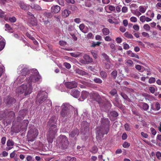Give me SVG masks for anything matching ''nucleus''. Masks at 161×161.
<instances>
[{"label": "nucleus", "instance_id": "a18cd8bd", "mask_svg": "<svg viewBox=\"0 0 161 161\" xmlns=\"http://www.w3.org/2000/svg\"><path fill=\"white\" fill-rule=\"evenodd\" d=\"M130 76L136 79H138L139 77L136 74L134 73H131L130 74Z\"/></svg>", "mask_w": 161, "mask_h": 161}, {"label": "nucleus", "instance_id": "39448f33", "mask_svg": "<svg viewBox=\"0 0 161 161\" xmlns=\"http://www.w3.org/2000/svg\"><path fill=\"white\" fill-rule=\"evenodd\" d=\"M69 106L67 104H64L62 106L60 115L63 118L68 119L71 117L72 112L69 109Z\"/></svg>", "mask_w": 161, "mask_h": 161}, {"label": "nucleus", "instance_id": "f3484780", "mask_svg": "<svg viewBox=\"0 0 161 161\" xmlns=\"http://www.w3.org/2000/svg\"><path fill=\"white\" fill-rule=\"evenodd\" d=\"M60 10V8L59 6L58 5H54L51 8V11L52 12L58 13L59 12Z\"/></svg>", "mask_w": 161, "mask_h": 161}, {"label": "nucleus", "instance_id": "4d7b16f0", "mask_svg": "<svg viewBox=\"0 0 161 161\" xmlns=\"http://www.w3.org/2000/svg\"><path fill=\"white\" fill-rule=\"evenodd\" d=\"M64 65L67 69H69L71 68V65L70 64L67 62L64 63Z\"/></svg>", "mask_w": 161, "mask_h": 161}, {"label": "nucleus", "instance_id": "4468645a", "mask_svg": "<svg viewBox=\"0 0 161 161\" xmlns=\"http://www.w3.org/2000/svg\"><path fill=\"white\" fill-rule=\"evenodd\" d=\"M112 105L110 102L107 100L104 103V105L103 106V107L104 108V111H108L111 107Z\"/></svg>", "mask_w": 161, "mask_h": 161}, {"label": "nucleus", "instance_id": "423d86ee", "mask_svg": "<svg viewBox=\"0 0 161 161\" xmlns=\"http://www.w3.org/2000/svg\"><path fill=\"white\" fill-rule=\"evenodd\" d=\"M47 97V93L44 92H40L37 96L36 101L41 104L45 101Z\"/></svg>", "mask_w": 161, "mask_h": 161}, {"label": "nucleus", "instance_id": "412c9836", "mask_svg": "<svg viewBox=\"0 0 161 161\" xmlns=\"http://www.w3.org/2000/svg\"><path fill=\"white\" fill-rule=\"evenodd\" d=\"M6 114L8 115V117L10 118L11 119H14L15 116V113L13 111L8 112L6 113Z\"/></svg>", "mask_w": 161, "mask_h": 161}, {"label": "nucleus", "instance_id": "a211bd4d", "mask_svg": "<svg viewBox=\"0 0 161 161\" xmlns=\"http://www.w3.org/2000/svg\"><path fill=\"white\" fill-rule=\"evenodd\" d=\"M20 72L21 75L25 76L29 74V70L27 68L22 66Z\"/></svg>", "mask_w": 161, "mask_h": 161}, {"label": "nucleus", "instance_id": "473e14b6", "mask_svg": "<svg viewBox=\"0 0 161 161\" xmlns=\"http://www.w3.org/2000/svg\"><path fill=\"white\" fill-rule=\"evenodd\" d=\"M66 161H76V159L75 157L70 156H67L66 157Z\"/></svg>", "mask_w": 161, "mask_h": 161}, {"label": "nucleus", "instance_id": "f8f14e48", "mask_svg": "<svg viewBox=\"0 0 161 161\" xmlns=\"http://www.w3.org/2000/svg\"><path fill=\"white\" fill-rule=\"evenodd\" d=\"M19 5L21 8L24 10H28L30 8V5L23 2H21L19 3Z\"/></svg>", "mask_w": 161, "mask_h": 161}, {"label": "nucleus", "instance_id": "8fccbe9b", "mask_svg": "<svg viewBox=\"0 0 161 161\" xmlns=\"http://www.w3.org/2000/svg\"><path fill=\"white\" fill-rule=\"evenodd\" d=\"M44 14L46 17L48 18H51L52 16V15L50 12H45Z\"/></svg>", "mask_w": 161, "mask_h": 161}, {"label": "nucleus", "instance_id": "37998d69", "mask_svg": "<svg viewBox=\"0 0 161 161\" xmlns=\"http://www.w3.org/2000/svg\"><path fill=\"white\" fill-rule=\"evenodd\" d=\"M144 29L147 31H149L150 30V27L148 24H145L143 26Z\"/></svg>", "mask_w": 161, "mask_h": 161}, {"label": "nucleus", "instance_id": "e433bc0d", "mask_svg": "<svg viewBox=\"0 0 161 161\" xmlns=\"http://www.w3.org/2000/svg\"><path fill=\"white\" fill-rule=\"evenodd\" d=\"M94 82L97 83L101 84L102 83V80L99 78H95L93 79Z\"/></svg>", "mask_w": 161, "mask_h": 161}, {"label": "nucleus", "instance_id": "0eeeda50", "mask_svg": "<svg viewBox=\"0 0 161 161\" xmlns=\"http://www.w3.org/2000/svg\"><path fill=\"white\" fill-rule=\"evenodd\" d=\"M66 87L69 89L76 88L77 86V83L75 81L71 82H66L65 83Z\"/></svg>", "mask_w": 161, "mask_h": 161}, {"label": "nucleus", "instance_id": "4be33fe9", "mask_svg": "<svg viewBox=\"0 0 161 161\" xmlns=\"http://www.w3.org/2000/svg\"><path fill=\"white\" fill-rule=\"evenodd\" d=\"M25 114L23 110H20L19 113V115L17 118V120L19 121L21 119H23L25 116Z\"/></svg>", "mask_w": 161, "mask_h": 161}, {"label": "nucleus", "instance_id": "cd10ccee", "mask_svg": "<svg viewBox=\"0 0 161 161\" xmlns=\"http://www.w3.org/2000/svg\"><path fill=\"white\" fill-rule=\"evenodd\" d=\"M142 108L144 111H147L149 108V106L146 103H142Z\"/></svg>", "mask_w": 161, "mask_h": 161}, {"label": "nucleus", "instance_id": "f257e3e1", "mask_svg": "<svg viewBox=\"0 0 161 161\" xmlns=\"http://www.w3.org/2000/svg\"><path fill=\"white\" fill-rule=\"evenodd\" d=\"M33 71L34 73V75H31L29 79H27V85H22L16 89V92L20 94L24 93V96H26L30 95L32 92V87L31 83L35 82L39 80L41 78V76L39 75L38 70L36 69H33Z\"/></svg>", "mask_w": 161, "mask_h": 161}, {"label": "nucleus", "instance_id": "3c124183", "mask_svg": "<svg viewBox=\"0 0 161 161\" xmlns=\"http://www.w3.org/2000/svg\"><path fill=\"white\" fill-rule=\"evenodd\" d=\"M25 35L26 36L30 39L32 40H35V38L33 36H31V35L28 32H26Z\"/></svg>", "mask_w": 161, "mask_h": 161}, {"label": "nucleus", "instance_id": "9d476101", "mask_svg": "<svg viewBox=\"0 0 161 161\" xmlns=\"http://www.w3.org/2000/svg\"><path fill=\"white\" fill-rule=\"evenodd\" d=\"M118 113L115 111H113L110 112L109 118L112 121H114L118 116Z\"/></svg>", "mask_w": 161, "mask_h": 161}, {"label": "nucleus", "instance_id": "603ef678", "mask_svg": "<svg viewBox=\"0 0 161 161\" xmlns=\"http://www.w3.org/2000/svg\"><path fill=\"white\" fill-rule=\"evenodd\" d=\"M126 63L127 65L129 67H132L133 64V61L131 60H128L127 61Z\"/></svg>", "mask_w": 161, "mask_h": 161}, {"label": "nucleus", "instance_id": "58836bf2", "mask_svg": "<svg viewBox=\"0 0 161 161\" xmlns=\"http://www.w3.org/2000/svg\"><path fill=\"white\" fill-rule=\"evenodd\" d=\"M109 93L112 96H114L117 94V91L116 89H112L109 92Z\"/></svg>", "mask_w": 161, "mask_h": 161}, {"label": "nucleus", "instance_id": "1a4fd4ad", "mask_svg": "<svg viewBox=\"0 0 161 161\" xmlns=\"http://www.w3.org/2000/svg\"><path fill=\"white\" fill-rule=\"evenodd\" d=\"M90 97L94 100L97 101L101 99V97L99 94L97 92H93L90 93Z\"/></svg>", "mask_w": 161, "mask_h": 161}, {"label": "nucleus", "instance_id": "dca6fc26", "mask_svg": "<svg viewBox=\"0 0 161 161\" xmlns=\"http://www.w3.org/2000/svg\"><path fill=\"white\" fill-rule=\"evenodd\" d=\"M70 94L74 97L77 98L80 95V92L77 90H73L71 91Z\"/></svg>", "mask_w": 161, "mask_h": 161}, {"label": "nucleus", "instance_id": "aec40b11", "mask_svg": "<svg viewBox=\"0 0 161 161\" xmlns=\"http://www.w3.org/2000/svg\"><path fill=\"white\" fill-rule=\"evenodd\" d=\"M27 78H28L29 79V78H25V76L22 75L19 76L17 79V81H18V82L19 84H21L22 83V82L25 79L27 80Z\"/></svg>", "mask_w": 161, "mask_h": 161}, {"label": "nucleus", "instance_id": "ddd939ff", "mask_svg": "<svg viewBox=\"0 0 161 161\" xmlns=\"http://www.w3.org/2000/svg\"><path fill=\"white\" fill-rule=\"evenodd\" d=\"M16 101L13 98L8 97L5 101L7 105L10 106L11 104L15 103Z\"/></svg>", "mask_w": 161, "mask_h": 161}, {"label": "nucleus", "instance_id": "2eb2a0df", "mask_svg": "<svg viewBox=\"0 0 161 161\" xmlns=\"http://www.w3.org/2000/svg\"><path fill=\"white\" fill-rule=\"evenodd\" d=\"M96 4L95 0H86L85 2V6L86 7H90L92 5Z\"/></svg>", "mask_w": 161, "mask_h": 161}, {"label": "nucleus", "instance_id": "c03bdc74", "mask_svg": "<svg viewBox=\"0 0 161 161\" xmlns=\"http://www.w3.org/2000/svg\"><path fill=\"white\" fill-rule=\"evenodd\" d=\"M101 43V42H97L96 43L93 42L92 43L91 46L92 47H95L97 46H99Z\"/></svg>", "mask_w": 161, "mask_h": 161}, {"label": "nucleus", "instance_id": "6e6d98bb", "mask_svg": "<svg viewBox=\"0 0 161 161\" xmlns=\"http://www.w3.org/2000/svg\"><path fill=\"white\" fill-rule=\"evenodd\" d=\"M146 17L145 16L142 15L140 17V20L143 23L146 21Z\"/></svg>", "mask_w": 161, "mask_h": 161}, {"label": "nucleus", "instance_id": "9b49d317", "mask_svg": "<svg viewBox=\"0 0 161 161\" xmlns=\"http://www.w3.org/2000/svg\"><path fill=\"white\" fill-rule=\"evenodd\" d=\"M90 126V123L86 121H83L81 124V128L82 130H84L86 132L89 130Z\"/></svg>", "mask_w": 161, "mask_h": 161}, {"label": "nucleus", "instance_id": "7c9ffc66", "mask_svg": "<svg viewBox=\"0 0 161 161\" xmlns=\"http://www.w3.org/2000/svg\"><path fill=\"white\" fill-rule=\"evenodd\" d=\"M135 68L137 70L141 72H143V69H144V68L143 67L138 64L136 65L135 66Z\"/></svg>", "mask_w": 161, "mask_h": 161}, {"label": "nucleus", "instance_id": "c756f323", "mask_svg": "<svg viewBox=\"0 0 161 161\" xmlns=\"http://www.w3.org/2000/svg\"><path fill=\"white\" fill-rule=\"evenodd\" d=\"M102 31L103 34L105 36L108 35L110 33L109 30L107 28H103L102 30Z\"/></svg>", "mask_w": 161, "mask_h": 161}, {"label": "nucleus", "instance_id": "6ab92c4d", "mask_svg": "<svg viewBox=\"0 0 161 161\" xmlns=\"http://www.w3.org/2000/svg\"><path fill=\"white\" fill-rule=\"evenodd\" d=\"M89 93L86 91H83L81 92V97L82 99H84L86 98L89 96H90Z\"/></svg>", "mask_w": 161, "mask_h": 161}, {"label": "nucleus", "instance_id": "a878e982", "mask_svg": "<svg viewBox=\"0 0 161 161\" xmlns=\"http://www.w3.org/2000/svg\"><path fill=\"white\" fill-rule=\"evenodd\" d=\"M114 105L120 108L122 107V105L119 102L118 99L117 98L115 99V101L112 102Z\"/></svg>", "mask_w": 161, "mask_h": 161}, {"label": "nucleus", "instance_id": "4c0bfd02", "mask_svg": "<svg viewBox=\"0 0 161 161\" xmlns=\"http://www.w3.org/2000/svg\"><path fill=\"white\" fill-rule=\"evenodd\" d=\"M117 71L116 70H114L112 72L111 75L114 79H115L117 77Z\"/></svg>", "mask_w": 161, "mask_h": 161}, {"label": "nucleus", "instance_id": "2f4dec72", "mask_svg": "<svg viewBox=\"0 0 161 161\" xmlns=\"http://www.w3.org/2000/svg\"><path fill=\"white\" fill-rule=\"evenodd\" d=\"M102 55L105 59L106 61L108 63H110V59L109 57L106 53H103L102 54Z\"/></svg>", "mask_w": 161, "mask_h": 161}, {"label": "nucleus", "instance_id": "b1692460", "mask_svg": "<svg viewBox=\"0 0 161 161\" xmlns=\"http://www.w3.org/2000/svg\"><path fill=\"white\" fill-rule=\"evenodd\" d=\"M79 133V131L77 129H75L69 134V136L72 137H74Z\"/></svg>", "mask_w": 161, "mask_h": 161}, {"label": "nucleus", "instance_id": "f03ea898", "mask_svg": "<svg viewBox=\"0 0 161 161\" xmlns=\"http://www.w3.org/2000/svg\"><path fill=\"white\" fill-rule=\"evenodd\" d=\"M58 130L56 125L53 124L50 126L47 136V140L49 143H52L53 142V139L55 138V135L57 133Z\"/></svg>", "mask_w": 161, "mask_h": 161}, {"label": "nucleus", "instance_id": "7ed1b4c3", "mask_svg": "<svg viewBox=\"0 0 161 161\" xmlns=\"http://www.w3.org/2000/svg\"><path fill=\"white\" fill-rule=\"evenodd\" d=\"M58 146L62 149H66L69 146V141L66 136L64 135H60L58 138Z\"/></svg>", "mask_w": 161, "mask_h": 161}, {"label": "nucleus", "instance_id": "e2e57ef3", "mask_svg": "<svg viewBox=\"0 0 161 161\" xmlns=\"http://www.w3.org/2000/svg\"><path fill=\"white\" fill-rule=\"evenodd\" d=\"M146 10V9L143 6H141L139 7V11L143 13L145 12Z\"/></svg>", "mask_w": 161, "mask_h": 161}, {"label": "nucleus", "instance_id": "864d4df0", "mask_svg": "<svg viewBox=\"0 0 161 161\" xmlns=\"http://www.w3.org/2000/svg\"><path fill=\"white\" fill-rule=\"evenodd\" d=\"M123 44V48L125 50L128 49L130 47L129 45L125 42H124Z\"/></svg>", "mask_w": 161, "mask_h": 161}, {"label": "nucleus", "instance_id": "79ce46f5", "mask_svg": "<svg viewBox=\"0 0 161 161\" xmlns=\"http://www.w3.org/2000/svg\"><path fill=\"white\" fill-rule=\"evenodd\" d=\"M38 130L37 129H35L34 130L33 132V137L34 138L36 137L38 134Z\"/></svg>", "mask_w": 161, "mask_h": 161}, {"label": "nucleus", "instance_id": "338daca9", "mask_svg": "<svg viewBox=\"0 0 161 161\" xmlns=\"http://www.w3.org/2000/svg\"><path fill=\"white\" fill-rule=\"evenodd\" d=\"M105 68L106 69H110L111 65L108 63H105Z\"/></svg>", "mask_w": 161, "mask_h": 161}, {"label": "nucleus", "instance_id": "ea45409f", "mask_svg": "<svg viewBox=\"0 0 161 161\" xmlns=\"http://www.w3.org/2000/svg\"><path fill=\"white\" fill-rule=\"evenodd\" d=\"M120 95L122 97L125 99L126 100H130V99L126 95L125 93L123 92H121L120 93Z\"/></svg>", "mask_w": 161, "mask_h": 161}, {"label": "nucleus", "instance_id": "a19ab883", "mask_svg": "<svg viewBox=\"0 0 161 161\" xmlns=\"http://www.w3.org/2000/svg\"><path fill=\"white\" fill-rule=\"evenodd\" d=\"M90 151L93 153H95L97 151V147L96 146H94L92 147Z\"/></svg>", "mask_w": 161, "mask_h": 161}, {"label": "nucleus", "instance_id": "13d9d810", "mask_svg": "<svg viewBox=\"0 0 161 161\" xmlns=\"http://www.w3.org/2000/svg\"><path fill=\"white\" fill-rule=\"evenodd\" d=\"M150 130L152 135L154 136L157 133L156 131L153 128H151Z\"/></svg>", "mask_w": 161, "mask_h": 161}, {"label": "nucleus", "instance_id": "774afa93", "mask_svg": "<svg viewBox=\"0 0 161 161\" xmlns=\"http://www.w3.org/2000/svg\"><path fill=\"white\" fill-rule=\"evenodd\" d=\"M108 9L111 11H115V8L112 5H108Z\"/></svg>", "mask_w": 161, "mask_h": 161}, {"label": "nucleus", "instance_id": "bb28decb", "mask_svg": "<svg viewBox=\"0 0 161 161\" xmlns=\"http://www.w3.org/2000/svg\"><path fill=\"white\" fill-rule=\"evenodd\" d=\"M31 7L32 8H33L37 10H40L42 9L41 7L37 4H31Z\"/></svg>", "mask_w": 161, "mask_h": 161}, {"label": "nucleus", "instance_id": "0e129e2a", "mask_svg": "<svg viewBox=\"0 0 161 161\" xmlns=\"http://www.w3.org/2000/svg\"><path fill=\"white\" fill-rule=\"evenodd\" d=\"M76 72L79 74H80L82 75H84L86 73V72L85 71H82L81 70L79 69L77 70Z\"/></svg>", "mask_w": 161, "mask_h": 161}, {"label": "nucleus", "instance_id": "f704fd0d", "mask_svg": "<svg viewBox=\"0 0 161 161\" xmlns=\"http://www.w3.org/2000/svg\"><path fill=\"white\" fill-rule=\"evenodd\" d=\"M124 35L125 37L129 39H132L133 37L132 34L129 33L127 32H125Z\"/></svg>", "mask_w": 161, "mask_h": 161}, {"label": "nucleus", "instance_id": "052dcab7", "mask_svg": "<svg viewBox=\"0 0 161 161\" xmlns=\"http://www.w3.org/2000/svg\"><path fill=\"white\" fill-rule=\"evenodd\" d=\"M29 123V121L27 119H25L23 120V124L26 128H27Z\"/></svg>", "mask_w": 161, "mask_h": 161}, {"label": "nucleus", "instance_id": "49530a36", "mask_svg": "<svg viewBox=\"0 0 161 161\" xmlns=\"http://www.w3.org/2000/svg\"><path fill=\"white\" fill-rule=\"evenodd\" d=\"M155 108L157 111L159 110L160 108V105L159 103L158 102H156L155 103Z\"/></svg>", "mask_w": 161, "mask_h": 161}, {"label": "nucleus", "instance_id": "69168bd1", "mask_svg": "<svg viewBox=\"0 0 161 161\" xmlns=\"http://www.w3.org/2000/svg\"><path fill=\"white\" fill-rule=\"evenodd\" d=\"M130 20L132 22H136L137 21V19L135 17H132L130 18Z\"/></svg>", "mask_w": 161, "mask_h": 161}, {"label": "nucleus", "instance_id": "c85d7f7f", "mask_svg": "<svg viewBox=\"0 0 161 161\" xmlns=\"http://www.w3.org/2000/svg\"><path fill=\"white\" fill-rule=\"evenodd\" d=\"M100 75L103 79H105L106 78L107 74L106 72L104 71H102L100 72Z\"/></svg>", "mask_w": 161, "mask_h": 161}, {"label": "nucleus", "instance_id": "393cba45", "mask_svg": "<svg viewBox=\"0 0 161 161\" xmlns=\"http://www.w3.org/2000/svg\"><path fill=\"white\" fill-rule=\"evenodd\" d=\"M83 58L87 63H91L92 61V58L90 57L89 56L87 55H84Z\"/></svg>", "mask_w": 161, "mask_h": 161}, {"label": "nucleus", "instance_id": "5701e85b", "mask_svg": "<svg viewBox=\"0 0 161 161\" xmlns=\"http://www.w3.org/2000/svg\"><path fill=\"white\" fill-rule=\"evenodd\" d=\"M71 12L68 9H65L62 12V16L64 18L68 17L70 14Z\"/></svg>", "mask_w": 161, "mask_h": 161}, {"label": "nucleus", "instance_id": "de8ad7c7", "mask_svg": "<svg viewBox=\"0 0 161 161\" xmlns=\"http://www.w3.org/2000/svg\"><path fill=\"white\" fill-rule=\"evenodd\" d=\"M9 21L12 23L15 22L16 21V19L15 17L13 16L12 17H10L9 18Z\"/></svg>", "mask_w": 161, "mask_h": 161}, {"label": "nucleus", "instance_id": "bf43d9fd", "mask_svg": "<svg viewBox=\"0 0 161 161\" xmlns=\"http://www.w3.org/2000/svg\"><path fill=\"white\" fill-rule=\"evenodd\" d=\"M5 44L3 42H0V51L2 50L4 48Z\"/></svg>", "mask_w": 161, "mask_h": 161}, {"label": "nucleus", "instance_id": "6e6552de", "mask_svg": "<svg viewBox=\"0 0 161 161\" xmlns=\"http://www.w3.org/2000/svg\"><path fill=\"white\" fill-rule=\"evenodd\" d=\"M101 122V124L100 126L109 128L110 122L108 118H103L102 119Z\"/></svg>", "mask_w": 161, "mask_h": 161}, {"label": "nucleus", "instance_id": "20e7f679", "mask_svg": "<svg viewBox=\"0 0 161 161\" xmlns=\"http://www.w3.org/2000/svg\"><path fill=\"white\" fill-rule=\"evenodd\" d=\"M109 128L106 127L100 126L97 129L96 138L97 139L100 140L103 137V136L107 134L109 131Z\"/></svg>", "mask_w": 161, "mask_h": 161}, {"label": "nucleus", "instance_id": "09e8293b", "mask_svg": "<svg viewBox=\"0 0 161 161\" xmlns=\"http://www.w3.org/2000/svg\"><path fill=\"white\" fill-rule=\"evenodd\" d=\"M155 78L154 77H152L149 79V83L150 84L154 83L155 82Z\"/></svg>", "mask_w": 161, "mask_h": 161}, {"label": "nucleus", "instance_id": "680f3d73", "mask_svg": "<svg viewBox=\"0 0 161 161\" xmlns=\"http://www.w3.org/2000/svg\"><path fill=\"white\" fill-rule=\"evenodd\" d=\"M124 127H125V130H126L128 131L130 130V126L128 124H127V123L125 124L124 125Z\"/></svg>", "mask_w": 161, "mask_h": 161}, {"label": "nucleus", "instance_id": "5fc2aeb1", "mask_svg": "<svg viewBox=\"0 0 161 161\" xmlns=\"http://www.w3.org/2000/svg\"><path fill=\"white\" fill-rule=\"evenodd\" d=\"M130 143H128V142H125L123 144V146L124 148L128 147H130Z\"/></svg>", "mask_w": 161, "mask_h": 161}, {"label": "nucleus", "instance_id": "72a5a7b5", "mask_svg": "<svg viewBox=\"0 0 161 161\" xmlns=\"http://www.w3.org/2000/svg\"><path fill=\"white\" fill-rule=\"evenodd\" d=\"M14 142L12 140L10 139L8 140L7 142V145L8 147L13 146H14Z\"/></svg>", "mask_w": 161, "mask_h": 161}, {"label": "nucleus", "instance_id": "c9c22d12", "mask_svg": "<svg viewBox=\"0 0 161 161\" xmlns=\"http://www.w3.org/2000/svg\"><path fill=\"white\" fill-rule=\"evenodd\" d=\"M110 48L112 49L111 50V53L115 52H116V48L115 45L114 44L111 43L110 45Z\"/></svg>", "mask_w": 161, "mask_h": 161}]
</instances>
